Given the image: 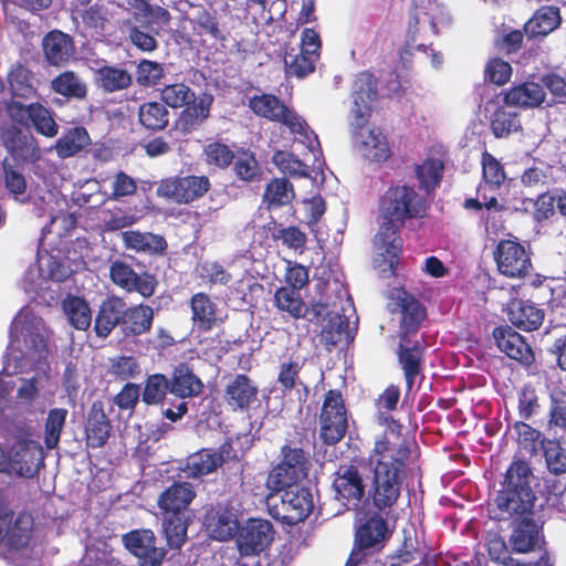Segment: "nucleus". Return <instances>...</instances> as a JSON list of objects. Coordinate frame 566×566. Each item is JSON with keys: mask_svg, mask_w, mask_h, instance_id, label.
Segmentation results:
<instances>
[{"mask_svg": "<svg viewBox=\"0 0 566 566\" xmlns=\"http://www.w3.org/2000/svg\"><path fill=\"white\" fill-rule=\"evenodd\" d=\"M51 88L67 99L83 101L87 97L86 82L74 71H64L51 82Z\"/></svg>", "mask_w": 566, "mask_h": 566, "instance_id": "a19ab883", "label": "nucleus"}, {"mask_svg": "<svg viewBox=\"0 0 566 566\" xmlns=\"http://www.w3.org/2000/svg\"><path fill=\"white\" fill-rule=\"evenodd\" d=\"M165 77L163 63L147 59L140 60L136 65V83L142 87H155Z\"/></svg>", "mask_w": 566, "mask_h": 566, "instance_id": "052dcab7", "label": "nucleus"}, {"mask_svg": "<svg viewBox=\"0 0 566 566\" xmlns=\"http://www.w3.org/2000/svg\"><path fill=\"white\" fill-rule=\"evenodd\" d=\"M547 426L549 429L566 431V388H552L549 392Z\"/></svg>", "mask_w": 566, "mask_h": 566, "instance_id": "6e6d98bb", "label": "nucleus"}, {"mask_svg": "<svg viewBox=\"0 0 566 566\" xmlns=\"http://www.w3.org/2000/svg\"><path fill=\"white\" fill-rule=\"evenodd\" d=\"M234 159L233 170L239 179L255 181L261 178L262 171L252 151L243 150Z\"/></svg>", "mask_w": 566, "mask_h": 566, "instance_id": "69168bd1", "label": "nucleus"}, {"mask_svg": "<svg viewBox=\"0 0 566 566\" xmlns=\"http://www.w3.org/2000/svg\"><path fill=\"white\" fill-rule=\"evenodd\" d=\"M196 497L193 486L188 482H175L158 496L160 513L190 512L189 505Z\"/></svg>", "mask_w": 566, "mask_h": 566, "instance_id": "c756f323", "label": "nucleus"}, {"mask_svg": "<svg viewBox=\"0 0 566 566\" xmlns=\"http://www.w3.org/2000/svg\"><path fill=\"white\" fill-rule=\"evenodd\" d=\"M223 401L232 412H249L260 405L259 387L248 375L235 374L224 386Z\"/></svg>", "mask_w": 566, "mask_h": 566, "instance_id": "dca6fc26", "label": "nucleus"}, {"mask_svg": "<svg viewBox=\"0 0 566 566\" xmlns=\"http://www.w3.org/2000/svg\"><path fill=\"white\" fill-rule=\"evenodd\" d=\"M543 455L546 462L547 470L555 474L560 475L566 473V443L559 439L541 440Z\"/></svg>", "mask_w": 566, "mask_h": 566, "instance_id": "8fccbe9b", "label": "nucleus"}, {"mask_svg": "<svg viewBox=\"0 0 566 566\" xmlns=\"http://www.w3.org/2000/svg\"><path fill=\"white\" fill-rule=\"evenodd\" d=\"M535 513L517 517L516 523H510L513 526L510 536L512 549L517 553H527L533 551L542 536V526L534 518Z\"/></svg>", "mask_w": 566, "mask_h": 566, "instance_id": "a878e982", "label": "nucleus"}, {"mask_svg": "<svg viewBox=\"0 0 566 566\" xmlns=\"http://www.w3.org/2000/svg\"><path fill=\"white\" fill-rule=\"evenodd\" d=\"M138 124L147 132L159 133L169 126L170 113L161 102H144L138 107Z\"/></svg>", "mask_w": 566, "mask_h": 566, "instance_id": "58836bf2", "label": "nucleus"}, {"mask_svg": "<svg viewBox=\"0 0 566 566\" xmlns=\"http://www.w3.org/2000/svg\"><path fill=\"white\" fill-rule=\"evenodd\" d=\"M66 417L67 410L65 408H53L49 411L44 424V444L49 450L57 447Z\"/></svg>", "mask_w": 566, "mask_h": 566, "instance_id": "13d9d810", "label": "nucleus"}, {"mask_svg": "<svg viewBox=\"0 0 566 566\" xmlns=\"http://www.w3.org/2000/svg\"><path fill=\"white\" fill-rule=\"evenodd\" d=\"M91 145L88 132L83 126L66 129L55 142L54 149L59 158L73 157Z\"/></svg>", "mask_w": 566, "mask_h": 566, "instance_id": "ea45409f", "label": "nucleus"}, {"mask_svg": "<svg viewBox=\"0 0 566 566\" xmlns=\"http://www.w3.org/2000/svg\"><path fill=\"white\" fill-rule=\"evenodd\" d=\"M274 527L264 518H249L240 526L235 545L241 557L258 556L269 548L274 539Z\"/></svg>", "mask_w": 566, "mask_h": 566, "instance_id": "f8f14e48", "label": "nucleus"}, {"mask_svg": "<svg viewBox=\"0 0 566 566\" xmlns=\"http://www.w3.org/2000/svg\"><path fill=\"white\" fill-rule=\"evenodd\" d=\"M63 311L70 324L78 329L86 331L92 324V311L88 303L80 296L69 295L62 303Z\"/></svg>", "mask_w": 566, "mask_h": 566, "instance_id": "a18cd8bd", "label": "nucleus"}, {"mask_svg": "<svg viewBox=\"0 0 566 566\" xmlns=\"http://www.w3.org/2000/svg\"><path fill=\"white\" fill-rule=\"evenodd\" d=\"M124 547L137 558L138 566H161L166 551L156 545V536L149 528H137L122 536Z\"/></svg>", "mask_w": 566, "mask_h": 566, "instance_id": "4468645a", "label": "nucleus"}, {"mask_svg": "<svg viewBox=\"0 0 566 566\" xmlns=\"http://www.w3.org/2000/svg\"><path fill=\"white\" fill-rule=\"evenodd\" d=\"M120 238L124 247L136 253L159 256L166 254L168 249L165 237L154 232L127 230L120 233Z\"/></svg>", "mask_w": 566, "mask_h": 566, "instance_id": "bb28decb", "label": "nucleus"}, {"mask_svg": "<svg viewBox=\"0 0 566 566\" xmlns=\"http://www.w3.org/2000/svg\"><path fill=\"white\" fill-rule=\"evenodd\" d=\"M295 197L293 185L286 178H274L265 187L263 202L268 209L290 205Z\"/></svg>", "mask_w": 566, "mask_h": 566, "instance_id": "49530a36", "label": "nucleus"}, {"mask_svg": "<svg viewBox=\"0 0 566 566\" xmlns=\"http://www.w3.org/2000/svg\"><path fill=\"white\" fill-rule=\"evenodd\" d=\"M348 328V321L345 316L337 315L328 319L321 332V342L331 350L338 345Z\"/></svg>", "mask_w": 566, "mask_h": 566, "instance_id": "774afa93", "label": "nucleus"}, {"mask_svg": "<svg viewBox=\"0 0 566 566\" xmlns=\"http://www.w3.org/2000/svg\"><path fill=\"white\" fill-rule=\"evenodd\" d=\"M163 533L170 549H180L188 541L191 512L160 513Z\"/></svg>", "mask_w": 566, "mask_h": 566, "instance_id": "2f4dec72", "label": "nucleus"}, {"mask_svg": "<svg viewBox=\"0 0 566 566\" xmlns=\"http://www.w3.org/2000/svg\"><path fill=\"white\" fill-rule=\"evenodd\" d=\"M248 107L258 117L279 123L285 126L291 124V116L295 113L279 96L271 93L253 95L248 101Z\"/></svg>", "mask_w": 566, "mask_h": 566, "instance_id": "b1692460", "label": "nucleus"}, {"mask_svg": "<svg viewBox=\"0 0 566 566\" xmlns=\"http://www.w3.org/2000/svg\"><path fill=\"white\" fill-rule=\"evenodd\" d=\"M108 374L115 380L128 381L137 378L142 374V367L138 359L132 355H119L109 358Z\"/></svg>", "mask_w": 566, "mask_h": 566, "instance_id": "4d7b16f0", "label": "nucleus"}, {"mask_svg": "<svg viewBox=\"0 0 566 566\" xmlns=\"http://www.w3.org/2000/svg\"><path fill=\"white\" fill-rule=\"evenodd\" d=\"M534 491L502 489L496 492L492 518L499 522L516 523L517 517L534 513Z\"/></svg>", "mask_w": 566, "mask_h": 566, "instance_id": "9d476101", "label": "nucleus"}, {"mask_svg": "<svg viewBox=\"0 0 566 566\" xmlns=\"http://www.w3.org/2000/svg\"><path fill=\"white\" fill-rule=\"evenodd\" d=\"M210 188V179L205 175L171 176L158 182L156 195L178 205H188L202 198Z\"/></svg>", "mask_w": 566, "mask_h": 566, "instance_id": "423d86ee", "label": "nucleus"}, {"mask_svg": "<svg viewBox=\"0 0 566 566\" xmlns=\"http://www.w3.org/2000/svg\"><path fill=\"white\" fill-rule=\"evenodd\" d=\"M380 423L386 429L368 454L373 473L368 496L377 513L389 515L401 496L407 469L418 446L415 439L402 434L401 423L392 416L381 412Z\"/></svg>", "mask_w": 566, "mask_h": 566, "instance_id": "f257e3e1", "label": "nucleus"}, {"mask_svg": "<svg viewBox=\"0 0 566 566\" xmlns=\"http://www.w3.org/2000/svg\"><path fill=\"white\" fill-rule=\"evenodd\" d=\"M1 139L14 160L34 164L41 157L36 139L14 125L1 128Z\"/></svg>", "mask_w": 566, "mask_h": 566, "instance_id": "6ab92c4d", "label": "nucleus"}, {"mask_svg": "<svg viewBox=\"0 0 566 566\" xmlns=\"http://www.w3.org/2000/svg\"><path fill=\"white\" fill-rule=\"evenodd\" d=\"M300 292L287 286H280L274 293L275 306L295 319L305 317L307 307Z\"/></svg>", "mask_w": 566, "mask_h": 566, "instance_id": "de8ad7c7", "label": "nucleus"}, {"mask_svg": "<svg viewBox=\"0 0 566 566\" xmlns=\"http://www.w3.org/2000/svg\"><path fill=\"white\" fill-rule=\"evenodd\" d=\"M535 476L531 464L523 459H514L501 481L502 489L534 491L532 483Z\"/></svg>", "mask_w": 566, "mask_h": 566, "instance_id": "79ce46f5", "label": "nucleus"}, {"mask_svg": "<svg viewBox=\"0 0 566 566\" xmlns=\"http://www.w3.org/2000/svg\"><path fill=\"white\" fill-rule=\"evenodd\" d=\"M319 424V438L327 446H335L346 436L347 409L339 390L329 389L324 395Z\"/></svg>", "mask_w": 566, "mask_h": 566, "instance_id": "39448f33", "label": "nucleus"}, {"mask_svg": "<svg viewBox=\"0 0 566 566\" xmlns=\"http://www.w3.org/2000/svg\"><path fill=\"white\" fill-rule=\"evenodd\" d=\"M268 229L273 240H281L283 245L294 251H300V253L304 251L307 237L300 228L295 226L284 228L282 224L273 221L269 223Z\"/></svg>", "mask_w": 566, "mask_h": 566, "instance_id": "5fc2aeb1", "label": "nucleus"}, {"mask_svg": "<svg viewBox=\"0 0 566 566\" xmlns=\"http://www.w3.org/2000/svg\"><path fill=\"white\" fill-rule=\"evenodd\" d=\"M34 520L31 513L20 512L15 518L8 523L6 531V546L9 551H20L27 547L32 537Z\"/></svg>", "mask_w": 566, "mask_h": 566, "instance_id": "e433bc0d", "label": "nucleus"}, {"mask_svg": "<svg viewBox=\"0 0 566 566\" xmlns=\"http://www.w3.org/2000/svg\"><path fill=\"white\" fill-rule=\"evenodd\" d=\"M109 279L114 285L126 293H137L143 298L151 297L158 286L155 274L148 271L138 273L123 260H115L111 263Z\"/></svg>", "mask_w": 566, "mask_h": 566, "instance_id": "9b49d317", "label": "nucleus"}, {"mask_svg": "<svg viewBox=\"0 0 566 566\" xmlns=\"http://www.w3.org/2000/svg\"><path fill=\"white\" fill-rule=\"evenodd\" d=\"M94 83L104 93L111 94L130 87L133 75L126 69L105 64L94 70Z\"/></svg>", "mask_w": 566, "mask_h": 566, "instance_id": "72a5a7b5", "label": "nucleus"}, {"mask_svg": "<svg viewBox=\"0 0 566 566\" xmlns=\"http://www.w3.org/2000/svg\"><path fill=\"white\" fill-rule=\"evenodd\" d=\"M188 305L193 331L208 333L223 324L219 305L210 294L197 292L190 296Z\"/></svg>", "mask_w": 566, "mask_h": 566, "instance_id": "a211bd4d", "label": "nucleus"}, {"mask_svg": "<svg viewBox=\"0 0 566 566\" xmlns=\"http://www.w3.org/2000/svg\"><path fill=\"white\" fill-rule=\"evenodd\" d=\"M213 448H202L186 458L182 471L187 478L198 479L216 472L220 467Z\"/></svg>", "mask_w": 566, "mask_h": 566, "instance_id": "37998d69", "label": "nucleus"}, {"mask_svg": "<svg viewBox=\"0 0 566 566\" xmlns=\"http://www.w3.org/2000/svg\"><path fill=\"white\" fill-rule=\"evenodd\" d=\"M397 305L400 307V336L410 337L417 334L427 316L424 306L403 289L396 291Z\"/></svg>", "mask_w": 566, "mask_h": 566, "instance_id": "393cba45", "label": "nucleus"}, {"mask_svg": "<svg viewBox=\"0 0 566 566\" xmlns=\"http://www.w3.org/2000/svg\"><path fill=\"white\" fill-rule=\"evenodd\" d=\"M203 527L210 538L227 542L237 536L240 528V511L233 501L211 504L203 515Z\"/></svg>", "mask_w": 566, "mask_h": 566, "instance_id": "6e6552de", "label": "nucleus"}, {"mask_svg": "<svg viewBox=\"0 0 566 566\" xmlns=\"http://www.w3.org/2000/svg\"><path fill=\"white\" fill-rule=\"evenodd\" d=\"M205 160L209 166L227 169L234 160V151L219 140L208 143L203 147Z\"/></svg>", "mask_w": 566, "mask_h": 566, "instance_id": "0e129e2a", "label": "nucleus"}, {"mask_svg": "<svg viewBox=\"0 0 566 566\" xmlns=\"http://www.w3.org/2000/svg\"><path fill=\"white\" fill-rule=\"evenodd\" d=\"M43 461L42 447L32 439H19L8 453V471L22 478H32Z\"/></svg>", "mask_w": 566, "mask_h": 566, "instance_id": "f3484780", "label": "nucleus"}, {"mask_svg": "<svg viewBox=\"0 0 566 566\" xmlns=\"http://www.w3.org/2000/svg\"><path fill=\"white\" fill-rule=\"evenodd\" d=\"M560 22V12L557 7L543 6L526 21L524 32L528 38H543L557 29Z\"/></svg>", "mask_w": 566, "mask_h": 566, "instance_id": "f704fd0d", "label": "nucleus"}, {"mask_svg": "<svg viewBox=\"0 0 566 566\" xmlns=\"http://www.w3.org/2000/svg\"><path fill=\"white\" fill-rule=\"evenodd\" d=\"M272 163L282 174L287 175L291 178L308 177L307 165H305L292 153L277 150L272 157Z\"/></svg>", "mask_w": 566, "mask_h": 566, "instance_id": "680f3d73", "label": "nucleus"}, {"mask_svg": "<svg viewBox=\"0 0 566 566\" xmlns=\"http://www.w3.org/2000/svg\"><path fill=\"white\" fill-rule=\"evenodd\" d=\"M493 337L497 348L509 358L526 367L535 361L532 347L512 326L502 325L495 327L493 329Z\"/></svg>", "mask_w": 566, "mask_h": 566, "instance_id": "aec40b11", "label": "nucleus"}, {"mask_svg": "<svg viewBox=\"0 0 566 566\" xmlns=\"http://www.w3.org/2000/svg\"><path fill=\"white\" fill-rule=\"evenodd\" d=\"M537 390L532 385H524L517 391V412L522 420H531L541 412Z\"/></svg>", "mask_w": 566, "mask_h": 566, "instance_id": "e2e57ef3", "label": "nucleus"}, {"mask_svg": "<svg viewBox=\"0 0 566 566\" xmlns=\"http://www.w3.org/2000/svg\"><path fill=\"white\" fill-rule=\"evenodd\" d=\"M399 365L403 371L407 391H411L416 378L423 375L424 346L420 340L400 336L397 349Z\"/></svg>", "mask_w": 566, "mask_h": 566, "instance_id": "412c9836", "label": "nucleus"}, {"mask_svg": "<svg viewBox=\"0 0 566 566\" xmlns=\"http://www.w3.org/2000/svg\"><path fill=\"white\" fill-rule=\"evenodd\" d=\"M214 97L211 93H201L198 97L185 105L180 112L176 125L185 134H191L210 117Z\"/></svg>", "mask_w": 566, "mask_h": 566, "instance_id": "5701e85b", "label": "nucleus"}, {"mask_svg": "<svg viewBox=\"0 0 566 566\" xmlns=\"http://www.w3.org/2000/svg\"><path fill=\"white\" fill-rule=\"evenodd\" d=\"M378 209L384 222L375 237V247L384 261L395 271L402 252L400 228L407 220L422 218L426 206L412 187L398 185L385 191Z\"/></svg>", "mask_w": 566, "mask_h": 566, "instance_id": "f03ea898", "label": "nucleus"}, {"mask_svg": "<svg viewBox=\"0 0 566 566\" xmlns=\"http://www.w3.org/2000/svg\"><path fill=\"white\" fill-rule=\"evenodd\" d=\"M332 486L336 500L354 509L360 507L368 494L365 479L354 460L339 464L334 473Z\"/></svg>", "mask_w": 566, "mask_h": 566, "instance_id": "1a4fd4ad", "label": "nucleus"}, {"mask_svg": "<svg viewBox=\"0 0 566 566\" xmlns=\"http://www.w3.org/2000/svg\"><path fill=\"white\" fill-rule=\"evenodd\" d=\"M71 14L72 20L92 35H104L113 19L106 0H74Z\"/></svg>", "mask_w": 566, "mask_h": 566, "instance_id": "ddd939ff", "label": "nucleus"}, {"mask_svg": "<svg viewBox=\"0 0 566 566\" xmlns=\"http://www.w3.org/2000/svg\"><path fill=\"white\" fill-rule=\"evenodd\" d=\"M170 394L185 401L187 398L197 397L203 388L201 379L186 364L175 366L168 378Z\"/></svg>", "mask_w": 566, "mask_h": 566, "instance_id": "7c9ffc66", "label": "nucleus"}, {"mask_svg": "<svg viewBox=\"0 0 566 566\" xmlns=\"http://www.w3.org/2000/svg\"><path fill=\"white\" fill-rule=\"evenodd\" d=\"M32 73L29 69L18 63L8 74V82L13 97L32 98L36 90L32 85Z\"/></svg>", "mask_w": 566, "mask_h": 566, "instance_id": "603ef678", "label": "nucleus"}, {"mask_svg": "<svg viewBox=\"0 0 566 566\" xmlns=\"http://www.w3.org/2000/svg\"><path fill=\"white\" fill-rule=\"evenodd\" d=\"M43 52L50 64L60 65L73 55V40L62 31H51L43 39Z\"/></svg>", "mask_w": 566, "mask_h": 566, "instance_id": "4c0bfd02", "label": "nucleus"}, {"mask_svg": "<svg viewBox=\"0 0 566 566\" xmlns=\"http://www.w3.org/2000/svg\"><path fill=\"white\" fill-rule=\"evenodd\" d=\"M170 394L168 377L161 373L148 375L144 381L142 401L147 406L161 405Z\"/></svg>", "mask_w": 566, "mask_h": 566, "instance_id": "3c124183", "label": "nucleus"}, {"mask_svg": "<svg viewBox=\"0 0 566 566\" xmlns=\"http://www.w3.org/2000/svg\"><path fill=\"white\" fill-rule=\"evenodd\" d=\"M154 308L145 303L127 305L118 295H109L98 306L94 319V332L99 338H107L119 327L124 337H138L151 331Z\"/></svg>", "mask_w": 566, "mask_h": 566, "instance_id": "7ed1b4c3", "label": "nucleus"}, {"mask_svg": "<svg viewBox=\"0 0 566 566\" xmlns=\"http://www.w3.org/2000/svg\"><path fill=\"white\" fill-rule=\"evenodd\" d=\"M493 256L497 271L510 279H523L533 269L531 252L516 237L501 239Z\"/></svg>", "mask_w": 566, "mask_h": 566, "instance_id": "0eeeda50", "label": "nucleus"}, {"mask_svg": "<svg viewBox=\"0 0 566 566\" xmlns=\"http://www.w3.org/2000/svg\"><path fill=\"white\" fill-rule=\"evenodd\" d=\"M546 98L543 85L526 81L507 88L503 93L505 106H513L523 109L536 108L541 106Z\"/></svg>", "mask_w": 566, "mask_h": 566, "instance_id": "cd10ccee", "label": "nucleus"}, {"mask_svg": "<svg viewBox=\"0 0 566 566\" xmlns=\"http://www.w3.org/2000/svg\"><path fill=\"white\" fill-rule=\"evenodd\" d=\"M29 111V120L39 134L46 137H54L57 134L59 125L49 108L40 103H31Z\"/></svg>", "mask_w": 566, "mask_h": 566, "instance_id": "bf43d9fd", "label": "nucleus"}, {"mask_svg": "<svg viewBox=\"0 0 566 566\" xmlns=\"http://www.w3.org/2000/svg\"><path fill=\"white\" fill-rule=\"evenodd\" d=\"M314 509L313 495L310 488L295 484L283 490L281 496V513L275 518L286 525H296L304 522Z\"/></svg>", "mask_w": 566, "mask_h": 566, "instance_id": "2eb2a0df", "label": "nucleus"}, {"mask_svg": "<svg viewBox=\"0 0 566 566\" xmlns=\"http://www.w3.org/2000/svg\"><path fill=\"white\" fill-rule=\"evenodd\" d=\"M111 431L112 424L105 412L104 402L97 399L91 405L84 423L86 447L92 449L104 447L111 437Z\"/></svg>", "mask_w": 566, "mask_h": 566, "instance_id": "4be33fe9", "label": "nucleus"}, {"mask_svg": "<svg viewBox=\"0 0 566 566\" xmlns=\"http://www.w3.org/2000/svg\"><path fill=\"white\" fill-rule=\"evenodd\" d=\"M380 514L376 512L357 530L355 545L358 548H373L389 537L388 523Z\"/></svg>", "mask_w": 566, "mask_h": 566, "instance_id": "c9c22d12", "label": "nucleus"}, {"mask_svg": "<svg viewBox=\"0 0 566 566\" xmlns=\"http://www.w3.org/2000/svg\"><path fill=\"white\" fill-rule=\"evenodd\" d=\"M311 467L310 452L302 447L293 446L292 442L283 444L280 449V460L270 470L265 482L269 495L298 484L307 478Z\"/></svg>", "mask_w": 566, "mask_h": 566, "instance_id": "20e7f679", "label": "nucleus"}, {"mask_svg": "<svg viewBox=\"0 0 566 566\" xmlns=\"http://www.w3.org/2000/svg\"><path fill=\"white\" fill-rule=\"evenodd\" d=\"M354 99L373 102L378 96V80L370 71L358 73L353 86Z\"/></svg>", "mask_w": 566, "mask_h": 566, "instance_id": "338daca9", "label": "nucleus"}, {"mask_svg": "<svg viewBox=\"0 0 566 566\" xmlns=\"http://www.w3.org/2000/svg\"><path fill=\"white\" fill-rule=\"evenodd\" d=\"M355 138L364 157L373 163L382 164L392 155L387 136L377 127L369 128Z\"/></svg>", "mask_w": 566, "mask_h": 566, "instance_id": "473e14b6", "label": "nucleus"}, {"mask_svg": "<svg viewBox=\"0 0 566 566\" xmlns=\"http://www.w3.org/2000/svg\"><path fill=\"white\" fill-rule=\"evenodd\" d=\"M160 101L166 107L172 109L181 108L191 102L196 93L184 82H176L164 85L159 91Z\"/></svg>", "mask_w": 566, "mask_h": 566, "instance_id": "864d4df0", "label": "nucleus"}, {"mask_svg": "<svg viewBox=\"0 0 566 566\" xmlns=\"http://www.w3.org/2000/svg\"><path fill=\"white\" fill-rule=\"evenodd\" d=\"M490 127L496 138H507L511 134L522 130L520 116L505 106H497L491 115Z\"/></svg>", "mask_w": 566, "mask_h": 566, "instance_id": "09e8293b", "label": "nucleus"}, {"mask_svg": "<svg viewBox=\"0 0 566 566\" xmlns=\"http://www.w3.org/2000/svg\"><path fill=\"white\" fill-rule=\"evenodd\" d=\"M419 188L427 193L434 191L441 184L444 172V161L441 158L428 156L415 168Z\"/></svg>", "mask_w": 566, "mask_h": 566, "instance_id": "c03bdc74", "label": "nucleus"}, {"mask_svg": "<svg viewBox=\"0 0 566 566\" xmlns=\"http://www.w3.org/2000/svg\"><path fill=\"white\" fill-rule=\"evenodd\" d=\"M509 321L524 332L537 331L544 322V310L531 301L514 298L507 311Z\"/></svg>", "mask_w": 566, "mask_h": 566, "instance_id": "c85d7f7f", "label": "nucleus"}]
</instances>
